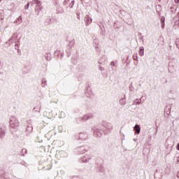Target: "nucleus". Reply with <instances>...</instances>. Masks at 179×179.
Listing matches in <instances>:
<instances>
[{
	"instance_id": "nucleus-1",
	"label": "nucleus",
	"mask_w": 179,
	"mask_h": 179,
	"mask_svg": "<svg viewBox=\"0 0 179 179\" xmlns=\"http://www.w3.org/2000/svg\"><path fill=\"white\" fill-rule=\"evenodd\" d=\"M100 129L103 131L104 135H107L111 132V130L113 129V124H111V123H104L100 124Z\"/></svg>"
},
{
	"instance_id": "nucleus-2",
	"label": "nucleus",
	"mask_w": 179,
	"mask_h": 179,
	"mask_svg": "<svg viewBox=\"0 0 179 179\" xmlns=\"http://www.w3.org/2000/svg\"><path fill=\"white\" fill-rule=\"evenodd\" d=\"M94 117V115L93 113H87L84 115L83 117H78L76 119V121L78 122V124H79V122H85V121H87V120H92V118Z\"/></svg>"
},
{
	"instance_id": "nucleus-3",
	"label": "nucleus",
	"mask_w": 179,
	"mask_h": 179,
	"mask_svg": "<svg viewBox=\"0 0 179 179\" xmlns=\"http://www.w3.org/2000/svg\"><path fill=\"white\" fill-rule=\"evenodd\" d=\"M92 129L94 131V136L96 138H101V136H103V134L104 133L103 131H101V129H100V124L98 126V127H94Z\"/></svg>"
},
{
	"instance_id": "nucleus-4",
	"label": "nucleus",
	"mask_w": 179,
	"mask_h": 179,
	"mask_svg": "<svg viewBox=\"0 0 179 179\" xmlns=\"http://www.w3.org/2000/svg\"><path fill=\"white\" fill-rule=\"evenodd\" d=\"M10 125L11 128H17V127H19V120L16 117L11 116L10 117Z\"/></svg>"
},
{
	"instance_id": "nucleus-5",
	"label": "nucleus",
	"mask_w": 179,
	"mask_h": 179,
	"mask_svg": "<svg viewBox=\"0 0 179 179\" xmlns=\"http://www.w3.org/2000/svg\"><path fill=\"white\" fill-rule=\"evenodd\" d=\"M75 45V41H71L69 42L68 46L66 47V54L67 57H71L72 55V48H73Z\"/></svg>"
},
{
	"instance_id": "nucleus-6",
	"label": "nucleus",
	"mask_w": 179,
	"mask_h": 179,
	"mask_svg": "<svg viewBox=\"0 0 179 179\" xmlns=\"http://www.w3.org/2000/svg\"><path fill=\"white\" fill-rule=\"evenodd\" d=\"M76 139L77 141H86L87 139V133L86 132H80L76 135Z\"/></svg>"
},
{
	"instance_id": "nucleus-7",
	"label": "nucleus",
	"mask_w": 179,
	"mask_h": 179,
	"mask_svg": "<svg viewBox=\"0 0 179 179\" xmlns=\"http://www.w3.org/2000/svg\"><path fill=\"white\" fill-rule=\"evenodd\" d=\"M87 149H89V147H87V145H82L80 147H77L76 148V151L78 152L79 155H83V153H85V152H87Z\"/></svg>"
},
{
	"instance_id": "nucleus-8",
	"label": "nucleus",
	"mask_w": 179,
	"mask_h": 179,
	"mask_svg": "<svg viewBox=\"0 0 179 179\" xmlns=\"http://www.w3.org/2000/svg\"><path fill=\"white\" fill-rule=\"evenodd\" d=\"M5 135H6V126H5V124H2L0 126V139H3V138H5Z\"/></svg>"
},
{
	"instance_id": "nucleus-9",
	"label": "nucleus",
	"mask_w": 179,
	"mask_h": 179,
	"mask_svg": "<svg viewBox=\"0 0 179 179\" xmlns=\"http://www.w3.org/2000/svg\"><path fill=\"white\" fill-rule=\"evenodd\" d=\"M31 122H32L31 120L28 121V125L26 129L27 135H30V134H31V132H33V124H31Z\"/></svg>"
},
{
	"instance_id": "nucleus-10",
	"label": "nucleus",
	"mask_w": 179,
	"mask_h": 179,
	"mask_svg": "<svg viewBox=\"0 0 179 179\" xmlns=\"http://www.w3.org/2000/svg\"><path fill=\"white\" fill-rule=\"evenodd\" d=\"M80 162L83 163H89L92 160V155H85L80 159Z\"/></svg>"
},
{
	"instance_id": "nucleus-11",
	"label": "nucleus",
	"mask_w": 179,
	"mask_h": 179,
	"mask_svg": "<svg viewBox=\"0 0 179 179\" xmlns=\"http://www.w3.org/2000/svg\"><path fill=\"white\" fill-rule=\"evenodd\" d=\"M16 38H17V34L14 33L13 36L10 37V38L8 40V41L6 42V44H8L9 45H10V44H12L13 41L16 40Z\"/></svg>"
},
{
	"instance_id": "nucleus-12",
	"label": "nucleus",
	"mask_w": 179,
	"mask_h": 179,
	"mask_svg": "<svg viewBox=\"0 0 179 179\" xmlns=\"http://www.w3.org/2000/svg\"><path fill=\"white\" fill-rule=\"evenodd\" d=\"M41 110V103L40 102H37L33 108V111H34L35 113H40Z\"/></svg>"
},
{
	"instance_id": "nucleus-13",
	"label": "nucleus",
	"mask_w": 179,
	"mask_h": 179,
	"mask_svg": "<svg viewBox=\"0 0 179 179\" xmlns=\"http://www.w3.org/2000/svg\"><path fill=\"white\" fill-rule=\"evenodd\" d=\"M92 21H93V20L92 19V17H90V16L86 15V17H85V26H90V24H92Z\"/></svg>"
},
{
	"instance_id": "nucleus-14",
	"label": "nucleus",
	"mask_w": 179,
	"mask_h": 179,
	"mask_svg": "<svg viewBox=\"0 0 179 179\" xmlns=\"http://www.w3.org/2000/svg\"><path fill=\"white\" fill-rule=\"evenodd\" d=\"M134 131L135 132V135H139V134H141V125L136 124L134 127Z\"/></svg>"
},
{
	"instance_id": "nucleus-15",
	"label": "nucleus",
	"mask_w": 179,
	"mask_h": 179,
	"mask_svg": "<svg viewBox=\"0 0 179 179\" xmlns=\"http://www.w3.org/2000/svg\"><path fill=\"white\" fill-rule=\"evenodd\" d=\"M85 95L87 97H92L93 96V92H92V88L88 87L85 91Z\"/></svg>"
},
{
	"instance_id": "nucleus-16",
	"label": "nucleus",
	"mask_w": 179,
	"mask_h": 179,
	"mask_svg": "<svg viewBox=\"0 0 179 179\" xmlns=\"http://www.w3.org/2000/svg\"><path fill=\"white\" fill-rule=\"evenodd\" d=\"M55 57H58V58H63L64 55H65V54H64V52L61 51V50H56L55 52Z\"/></svg>"
},
{
	"instance_id": "nucleus-17",
	"label": "nucleus",
	"mask_w": 179,
	"mask_h": 179,
	"mask_svg": "<svg viewBox=\"0 0 179 179\" xmlns=\"http://www.w3.org/2000/svg\"><path fill=\"white\" fill-rule=\"evenodd\" d=\"M34 3L36 5L37 7L41 6V1H40V0H33L31 5H34Z\"/></svg>"
},
{
	"instance_id": "nucleus-18",
	"label": "nucleus",
	"mask_w": 179,
	"mask_h": 179,
	"mask_svg": "<svg viewBox=\"0 0 179 179\" xmlns=\"http://www.w3.org/2000/svg\"><path fill=\"white\" fill-rule=\"evenodd\" d=\"M43 10V7L41 6L40 7H37L36 6L35 8V12L36 13V15L38 16L40 12H41Z\"/></svg>"
},
{
	"instance_id": "nucleus-19",
	"label": "nucleus",
	"mask_w": 179,
	"mask_h": 179,
	"mask_svg": "<svg viewBox=\"0 0 179 179\" xmlns=\"http://www.w3.org/2000/svg\"><path fill=\"white\" fill-rule=\"evenodd\" d=\"M145 48L143 47H141L139 48V55L141 57H143V55H145Z\"/></svg>"
},
{
	"instance_id": "nucleus-20",
	"label": "nucleus",
	"mask_w": 179,
	"mask_h": 179,
	"mask_svg": "<svg viewBox=\"0 0 179 179\" xmlns=\"http://www.w3.org/2000/svg\"><path fill=\"white\" fill-rule=\"evenodd\" d=\"M22 16H19L15 21H14V23H17V24H20L22 23Z\"/></svg>"
},
{
	"instance_id": "nucleus-21",
	"label": "nucleus",
	"mask_w": 179,
	"mask_h": 179,
	"mask_svg": "<svg viewBox=\"0 0 179 179\" xmlns=\"http://www.w3.org/2000/svg\"><path fill=\"white\" fill-rule=\"evenodd\" d=\"M165 111H166L167 115H169L171 113V106H166Z\"/></svg>"
},
{
	"instance_id": "nucleus-22",
	"label": "nucleus",
	"mask_w": 179,
	"mask_h": 179,
	"mask_svg": "<svg viewBox=\"0 0 179 179\" xmlns=\"http://www.w3.org/2000/svg\"><path fill=\"white\" fill-rule=\"evenodd\" d=\"M51 18L50 17H48L45 19V24H46V26H48V24H51Z\"/></svg>"
},
{
	"instance_id": "nucleus-23",
	"label": "nucleus",
	"mask_w": 179,
	"mask_h": 179,
	"mask_svg": "<svg viewBox=\"0 0 179 179\" xmlns=\"http://www.w3.org/2000/svg\"><path fill=\"white\" fill-rule=\"evenodd\" d=\"M79 69L80 71H81L82 72H85V71H86V66L83 65V64H80L79 66Z\"/></svg>"
},
{
	"instance_id": "nucleus-24",
	"label": "nucleus",
	"mask_w": 179,
	"mask_h": 179,
	"mask_svg": "<svg viewBox=\"0 0 179 179\" xmlns=\"http://www.w3.org/2000/svg\"><path fill=\"white\" fill-rule=\"evenodd\" d=\"M93 43L95 45V48L96 49L99 48V41L97 39H94Z\"/></svg>"
},
{
	"instance_id": "nucleus-25",
	"label": "nucleus",
	"mask_w": 179,
	"mask_h": 179,
	"mask_svg": "<svg viewBox=\"0 0 179 179\" xmlns=\"http://www.w3.org/2000/svg\"><path fill=\"white\" fill-rule=\"evenodd\" d=\"M27 150L26 148H22V152H21L22 156H24V155H27Z\"/></svg>"
},
{
	"instance_id": "nucleus-26",
	"label": "nucleus",
	"mask_w": 179,
	"mask_h": 179,
	"mask_svg": "<svg viewBox=\"0 0 179 179\" xmlns=\"http://www.w3.org/2000/svg\"><path fill=\"white\" fill-rule=\"evenodd\" d=\"M98 171H99V173H104V167H103V166H99L98 168Z\"/></svg>"
},
{
	"instance_id": "nucleus-27",
	"label": "nucleus",
	"mask_w": 179,
	"mask_h": 179,
	"mask_svg": "<svg viewBox=\"0 0 179 179\" xmlns=\"http://www.w3.org/2000/svg\"><path fill=\"white\" fill-rule=\"evenodd\" d=\"M134 83H131V85H129V90L130 92H134Z\"/></svg>"
},
{
	"instance_id": "nucleus-28",
	"label": "nucleus",
	"mask_w": 179,
	"mask_h": 179,
	"mask_svg": "<svg viewBox=\"0 0 179 179\" xmlns=\"http://www.w3.org/2000/svg\"><path fill=\"white\" fill-rule=\"evenodd\" d=\"M125 99H121L120 100V104H121L122 106H125Z\"/></svg>"
},
{
	"instance_id": "nucleus-29",
	"label": "nucleus",
	"mask_w": 179,
	"mask_h": 179,
	"mask_svg": "<svg viewBox=\"0 0 179 179\" xmlns=\"http://www.w3.org/2000/svg\"><path fill=\"white\" fill-rule=\"evenodd\" d=\"M42 83H43L44 87H45V86H47V80H45V78H43Z\"/></svg>"
},
{
	"instance_id": "nucleus-30",
	"label": "nucleus",
	"mask_w": 179,
	"mask_h": 179,
	"mask_svg": "<svg viewBox=\"0 0 179 179\" xmlns=\"http://www.w3.org/2000/svg\"><path fill=\"white\" fill-rule=\"evenodd\" d=\"M73 5H75V1L74 0L71 1V2L70 3L69 8L71 9H72V8H73Z\"/></svg>"
},
{
	"instance_id": "nucleus-31",
	"label": "nucleus",
	"mask_w": 179,
	"mask_h": 179,
	"mask_svg": "<svg viewBox=\"0 0 179 179\" xmlns=\"http://www.w3.org/2000/svg\"><path fill=\"white\" fill-rule=\"evenodd\" d=\"M50 53H47L45 55V58L47 59V61H51V57H50Z\"/></svg>"
},
{
	"instance_id": "nucleus-32",
	"label": "nucleus",
	"mask_w": 179,
	"mask_h": 179,
	"mask_svg": "<svg viewBox=\"0 0 179 179\" xmlns=\"http://www.w3.org/2000/svg\"><path fill=\"white\" fill-rule=\"evenodd\" d=\"M59 118H65V113L64 111L61 112Z\"/></svg>"
},
{
	"instance_id": "nucleus-33",
	"label": "nucleus",
	"mask_w": 179,
	"mask_h": 179,
	"mask_svg": "<svg viewBox=\"0 0 179 179\" xmlns=\"http://www.w3.org/2000/svg\"><path fill=\"white\" fill-rule=\"evenodd\" d=\"M133 59H134V61H138V54H134L133 55Z\"/></svg>"
},
{
	"instance_id": "nucleus-34",
	"label": "nucleus",
	"mask_w": 179,
	"mask_h": 179,
	"mask_svg": "<svg viewBox=\"0 0 179 179\" xmlns=\"http://www.w3.org/2000/svg\"><path fill=\"white\" fill-rule=\"evenodd\" d=\"M21 164L22 166H24L25 167H27V166H29V164H27V163H26L24 161L21 162Z\"/></svg>"
},
{
	"instance_id": "nucleus-35",
	"label": "nucleus",
	"mask_w": 179,
	"mask_h": 179,
	"mask_svg": "<svg viewBox=\"0 0 179 179\" xmlns=\"http://www.w3.org/2000/svg\"><path fill=\"white\" fill-rule=\"evenodd\" d=\"M30 6V3H27L26 5H25V6H24V9L26 10H27V9H29V7Z\"/></svg>"
},
{
	"instance_id": "nucleus-36",
	"label": "nucleus",
	"mask_w": 179,
	"mask_h": 179,
	"mask_svg": "<svg viewBox=\"0 0 179 179\" xmlns=\"http://www.w3.org/2000/svg\"><path fill=\"white\" fill-rule=\"evenodd\" d=\"M68 2H69V0H64L63 2V5L65 6V5H68Z\"/></svg>"
},
{
	"instance_id": "nucleus-37",
	"label": "nucleus",
	"mask_w": 179,
	"mask_h": 179,
	"mask_svg": "<svg viewBox=\"0 0 179 179\" xmlns=\"http://www.w3.org/2000/svg\"><path fill=\"white\" fill-rule=\"evenodd\" d=\"M164 20H166V18L164 17H161V23L164 22Z\"/></svg>"
},
{
	"instance_id": "nucleus-38",
	"label": "nucleus",
	"mask_w": 179,
	"mask_h": 179,
	"mask_svg": "<svg viewBox=\"0 0 179 179\" xmlns=\"http://www.w3.org/2000/svg\"><path fill=\"white\" fill-rule=\"evenodd\" d=\"M111 66H115V63L114 62H110Z\"/></svg>"
},
{
	"instance_id": "nucleus-39",
	"label": "nucleus",
	"mask_w": 179,
	"mask_h": 179,
	"mask_svg": "<svg viewBox=\"0 0 179 179\" xmlns=\"http://www.w3.org/2000/svg\"><path fill=\"white\" fill-rule=\"evenodd\" d=\"M161 24H162V29H164V26H165L164 22H161Z\"/></svg>"
},
{
	"instance_id": "nucleus-40",
	"label": "nucleus",
	"mask_w": 179,
	"mask_h": 179,
	"mask_svg": "<svg viewBox=\"0 0 179 179\" xmlns=\"http://www.w3.org/2000/svg\"><path fill=\"white\" fill-rule=\"evenodd\" d=\"M15 47H17V48H19L20 47V45L19 43H15Z\"/></svg>"
},
{
	"instance_id": "nucleus-41",
	"label": "nucleus",
	"mask_w": 179,
	"mask_h": 179,
	"mask_svg": "<svg viewBox=\"0 0 179 179\" xmlns=\"http://www.w3.org/2000/svg\"><path fill=\"white\" fill-rule=\"evenodd\" d=\"M176 163L177 164H179V157H176Z\"/></svg>"
},
{
	"instance_id": "nucleus-42",
	"label": "nucleus",
	"mask_w": 179,
	"mask_h": 179,
	"mask_svg": "<svg viewBox=\"0 0 179 179\" xmlns=\"http://www.w3.org/2000/svg\"><path fill=\"white\" fill-rule=\"evenodd\" d=\"M99 69L101 71H103L104 70V67H99Z\"/></svg>"
},
{
	"instance_id": "nucleus-43",
	"label": "nucleus",
	"mask_w": 179,
	"mask_h": 179,
	"mask_svg": "<svg viewBox=\"0 0 179 179\" xmlns=\"http://www.w3.org/2000/svg\"><path fill=\"white\" fill-rule=\"evenodd\" d=\"M176 149H177V150H179V143H178V145H176Z\"/></svg>"
},
{
	"instance_id": "nucleus-44",
	"label": "nucleus",
	"mask_w": 179,
	"mask_h": 179,
	"mask_svg": "<svg viewBox=\"0 0 179 179\" xmlns=\"http://www.w3.org/2000/svg\"><path fill=\"white\" fill-rule=\"evenodd\" d=\"M17 43L18 44H20V39H17Z\"/></svg>"
},
{
	"instance_id": "nucleus-45",
	"label": "nucleus",
	"mask_w": 179,
	"mask_h": 179,
	"mask_svg": "<svg viewBox=\"0 0 179 179\" xmlns=\"http://www.w3.org/2000/svg\"><path fill=\"white\" fill-rule=\"evenodd\" d=\"M71 179H79L78 177H73Z\"/></svg>"
},
{
	"instance_id": "nucleus-46",
	"label": "nucleus",
	"mask_w": 179,
	"mask_h": 179,
	"mask_svg": "<svg viewBox=\"0 0 179 179\" xmlns=\"http://www.w3.org/2000/svg\"><path fill=\"white\" fill-rule=\"evenodd\" d=\"M176 3H178L179 0H175Z\"/></svg>"
},
{
	"instance_id": "nucleus-47",
	"label": "nucleus",
	"mask_w": 179,
	"mask_h": 179,
	"mask_svg": "<svg viewBox=\"0 0 179 179\" xmlns=\"http://www.w3.org/2000/svg\"><path fill=\"white\" fill-rule=\"evenodd\" d=\"M141 101H142V100L140 99V102L138 101V102H137V104H140V103H141Z\"/></svg>"
},
{
	"instance_id": "nucleus-48",
	"label": "nucleus",
	"mask_w": 179,
	"mask_h": 179,
	"mask_svg": "<svg viewBox=\"0 0 179 179\" xmlns=\"http://www.w3.org/2000/svg\"><path fill=\"white\" fill-rule=\"evenodd\" d=\"M176 177H177L178 178H179V172L177 173Z\"/></svg>"
},
{
	"instance_id": "nucleus-49",
	"label": "nucleus",
	"mask_w": 179,
	"mask_h": 179,
	"mask_svg": "<svg viewBox=\"0 0 179 179\" xmlns=\"http://www.w3.org/2000/svg\"><path fill=\"white\" fill-rule=\"evenodd\" d=\"M123 152H127V149L126 148H123Z\"/></svg>"
},
{
	"instance_id": "nucleus-50",
	"label": "nucleus",
	"mask_w": 179,
	"mask_h": 179,
	"mask_svg": "<svg viewBox=\"0 0 179 179\" xmlns=\"http://www.w3.org/2000/svg\"><path fill=\"white\" fill-rule=\"evenodd\" d=\"M177 16H178V17L179 19V13H177Z\"/></svg>"
},
{
	"instance_id": "nucleus-51",
	"label": "nucleus",
	"mask_w": 179,
	"mask_h": 179,
	"mask_svg": "<svg viewBox=\"0 0 179 179\" xmlns=\"http://www.w3.org/2000/svg\"><path fill=\"white\" fill-rule=\"evenodd\" d=\"M176 47H177L178 48H179V45H178V44H176Z\"/></svg>"
},
{
	"instance_id": "nucleus-52",
	"label": "nucleus",
	"mask_w": 179,
	"mask_h": 179,
	"mask_svg": "<svg viewBox=\"0 0 179 179\" xmlns=\"http://www.w3.org/2000/svg\"><path fill=\"white\" fill-rule=\"evenodd\" d=\"M141 40H143V36H142V37L141 38Z\"/></svg>"
},
{
	"instance_id": "nucleus-53",
	"label": "nucleus",
	"mask_w": 179,
	"mask_h": 179,
	"mask_svg": "<svg viewBox=\"0 0 179 179\" xmlns=\"http://www.w3.org/2000/svg\"><path fill=\"white\" fill-rule=\"evenodd\" d=\"M17 51H18V52H20V49H18Z\"/></svg>"
},
{
	"instance_id": "nucleus-54",
	"label": "nucleus",
	"mask_w": 179,
	"mask_h": 179,
	"mask_svg": "<svg viewBox=\"0 0 179 179\" xmlns=\"http://www.w3.org/2000/svg\"><path fill=\"white\" fill-rule=\"evenodd\" d=\"M17 51H18V52H20V49H18Z\"/></svg>"
},
{
	"instance_id": "nucleus-55",
	"label": "nucleus",
	"mask_w": 179,
	"mask_h": 179,
	"mask_svg": "<svg viewBox=\"0 0 179 179\" xmlns=\"http://www.w3.org/2000/svg\"><path fill=\"white\" fill-rule=\"evenodd\" d=\"M60 153H64V151H61Z\"/></svg>"
},
{
	"instance_id": "nucleus-56",
	"label": "nucleus",
	"mask_w": 179,
	"mask_h": 179,
	"mask_svg": "<svg viewBox=\"0 0 179 179\" xmlns=\"http://www.w3.org/2000/svg\"><path fill=\"white\" fill-rule=\"evenodd\" d=\"M139 86H142V84H140Z\"/></svg>"
},
{
	"instance_id": "nucleus-57",
	"label": "nucleus",
	"mask_w": 179,
	"mask_h": 179,
	"mask_svg": "<svg viewBox=\"0 0 179 179\" xmlns=\"http://www.w3.org/2000/svg\"><path fill=\"white\" fill-rule=\"evenodd\" d=\"M134 141H136L135 138H134Z\"/></svg>"
},
{
	"instance_id": "nucleus-58",
	"label": "nucleus",
	"mask_w": 179,
	"mask_h": 179,
	"mask_svg": "<svg viewBox=\"0 0 179 179\" xmlns=\"http://www.w3.org/2000/svg\"><path fill=\"white\" fill-rule=\"evenodd\" d=\"M1 1H2V0H0V3H1Z\"/></svg>"
}]
</instances>
